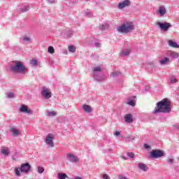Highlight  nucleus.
<instances>
[{"label":"nucleus","instance_id":"f257e3e1","mask_svg":"<svg viewBox=\"0 0 179 179\" xmlns=\"http://www.w3.org/2000/svg\"><path fill=\"white\" fill-rule=\"evenodd\" d=\"M158 113H164V114L171 113V101L170 99L165 98L157 103L153 114H158Z\"/></svg>","mask_w":179,"mask_h":179},{"label":"nucleus","instance_id":"f03ea898","mask_svg":"<svg viewBox=\"0 0 179 179\" xmlns=\"http://www.w3.org/2000/svg\"><path fill=\"white\" fill-rule=\"evenodd\" d=\"M10 70L13 73H21V75H26L29 72V69L24 66V63L17 60L12 62Z\"/></svg>","mask_w":179,"mask_h":179},{"label":"nucleus","instance_id":"7ed1b4c3","mask_svg":"<svg viewBox=\"0 0 179 179\" xmlns=\"http://www.w3.org/2000/svg\"><path fill=\"white\" fill-rule=\"evenodd\" d=\"M116 30L120 34H128V33H131V31L135 30V24L131 21H127L117 27Z\"/></svg>","mask_w":179,"mask_h":179},{"label":"nucleus","instance_id":"20e7f679","mask_svg":"<svg viewBox=\"0 0 179 179\" xmlns=\"http://www.w3.org/2000/svg\"><path fill=\"white\" fill-rule=\"evenodd\" d=\"M31 170V165L29 163L22 164L20 167H16L14 169V173L15 177H22V173L24 174H28Z\"/></svg>","mask_w":179,"mask_h":179},{"label":"nucleus","instance_id":"39448f33","mask_svg":"<svg viewBox=\"0 0 179 179\" xmlns=\"http://www.w3.org/2000/svg\"><path fill=\"white\" fill-rule=\"evenodd\" d=\"M102 69L103 68L101 66H96L93 68V76L94 80H96L97 82H101L104 80V77L100 75V73H101Z\"/></svg>","mask_w":179,"mask_h":179},{"label":"nucleus","instance_id":"423d86ee","mask_svg":"<svg viewBox=\"0 0 179 179\" xmlns=\"http://www.w3.org/2000/svg\"><path fill=\"white\" fill-rule=\"evenodd\" d=\"M54 139H55V135H54V134L49 133L45 136L44 143L48 148H52L55 146L54 144Z\"/></svg>","mask_w":179,"mask_h":179},{"label":"nucleus","instance_id":"0eeeda50","mask_svg":"<svg viewBox=\"0 0 179 179\" xmlns=\"http://www.w3.org/2000/svg\"><path fill=\"white\" fill-rule=\"evenodd\" d=\"M41 94L45 100H48L52 97V92H51V90L47 87H42Z\"/></svg>","mask_w":179,"mask_h":179},{"label":"nucleus","instance_id":"6e6552de","mask_svg":"<svg viewBox=\"0 0 179 179\" xmlns=\"http://www.w3.org/2000/svg\"><path fill=\"white\" fill-rule=\"evenodd\" d=\"M156 24L159 27L160 30H162L163 31H168L169 29L172 27L173 25H171V23L170 22H156Z\"/></svg>","mask_w":179,"mask_h":179},{"label":"nucleus","instance_id":"1a4fd4ad","mask_svg":"<svg viewBox=\"0 0 179 179\" xmlns=\"http://www.w3.org/2000/svg\"><path fill=\"white\" fill-rule=\"evenodd\" d=\"M164 156V152L161 150H152L150 152V157L152 159H159Z\"/></svg>","mask_w":179,"mask_h":179},{"label":"nucleus","instance_id":"9d476101","mask_svg":"<svg viewBox=\"0 0 179 179\" xmlns=\"http://www.w3.org/2000/svg\"><path fill=\"white\" fill-rule=\"evenodd\" d=\"M66 160L70 162V163H78V162H79V158L76 155L69 152L66 154Z\"/></svg>","mask_w":179,"mask_h":179},{"label":"nucleus","instance_id":"9b49d317","mask_svg":"<svg viewBox=\"0 0 179 179\" xmlns=\"http://www.w3.org/2000/svg\"><path fill=\"white\" fill-rule=\"evenodd\" d=\"M128 6H131V1L124 0V1L120 2L117 4V9L122 10V9H125V8H128Z\"/></svg>","mask_w":179,"mask_h":179},{"label":"nucleus","instance_id":"f8f14e48","mask_svg":"<svg viewBox=\"0 0 179 179\" xmlns=\"http://www.w3.org/2000/svg\"><path fill=\"white\" fill-rule=\"evenodd\" d=\"M20 113H23V114H33V110H31V109L29 108V107L24 104H22L20 106Z\"/></svg>","mask_w":179,"mask_h":179},{"label":"nucleus","instance_id":"ddd939ff","mask_svg":"<svg viewBox=\"0 0 179 179\" xmlns=\"http://www.w3.org/2000/svg\"><path fill=\"white\" fill-rule=\"evenodd\" d=\"M157 13L159 16H164L167 13V8L164 6H160L157 10Z\"/></svg>","mask_w":179,"mask_h":179},{"label":"nucleus","instance_id":"4468645a","mask_svg":"<svg viewBox=\"0 0 179 179\" xmlns=\"http://www.w3.org/2000/svg\"><path fill=\"white\" fill-rule=\"evenodd\" d=\"M73 34V31L72 30H69V31H62L61 33V36L62 37H63L64 38H71V37H72V35Z\"/></svg>","mask_w":179,"mask_h":179},{"label":"nucleus","instance_id":"2eb2a0df","mask_svg":"<svg viewBox=\"0 0 179 179\" xmlns=\"http://www.w3.org/2000/svg\"><path fill=\"white\" fill-rule=\"evenodd\" d=\"M10 132H11V134H13V136H15V137L20 136V135H22V132L20 131L19 129L15 127H10Z\"/></svg>","mask_w":179,"mask_h":179},{"label":"nucleus","instance_id":"dca6fc26","mask_svg":"<svg viewBox=\"0 0 179 179\" xmlns=\"http://www.w3.org/2000/svg\"><path fill=\"white\" fill-rule=\"evenodd\" d=\"M83 110L85 113H87V114H90L93 112V108L87 104L83 105Z\"/></svg>","mask_w":179,"mask_h":179},{"label":"nucleus","instance_id":"f3484780","mask_svg":"<svg viewBox=\"0 0 179 179\" xmlns=\"http://www.w3.org/2000/svg\"><path fill=\"white\" fill-rule=\"evenodd\" d=\"M124 121L127 124H131L134 122V117L131 114H127L124 115Z\"/></svg>","mask_w":179,"mask_h":179},{"label":"nucleus","instance_id":"a211bd4d","mask_svg":"<svg viewBox=\"0 0 179 179\" xmlns=\"http://www.w3.org/2000/svg\"><path fill=\"white\" fill-rule=\"evenodd\" d=\"M166 55H168V57H170L171 58H174V59H177L179 57V54L178 52H173V51H168L166 53Z\"/></svg>","mask_w":179,"mask_h":179},{"label":"nucleus","instance_id":"6ab92c4d","mask_svg":"<svg viewBox=\"0 0 179 179\" xmlns=\"http://www.w3.org/2000/svg\"><path fill=\"white\" fill-rule=\"evenodd\" d=\"M176 162V159H174L173 156H169L168 157V158L166 159V163L169 165V166H173L174 164V162Z\"/></svg>","mask_w":179,"mask_h":179},{"label":"nucleus","instance_id":"aec40b11","mask_svg":"<svg viewBox=\"0 0 179 179\" xmlns=\"http://www.w3.org/2000/svg\"><path fill=\"white\" fill-rule=\"evenodd\" d=\"M45 114L46 117H50V118H52L53 117H55L57 115V112L46 110Z\"/></svg>","mask_w":179,"mask_h":179},{"label":"nucleus","instance_id":"412c9836","mask_svg":"<svg viewBox=\"0 0 179 179\" xmlns=\"http://www.w3.org/2000/svg\"><path fill=\"white\" fill-rule=\"evenodd\" d=\"M138 168L139 170H142V171H148V166L143 163H139L138 164Z\"/></svg>","mask_w":179,"mask_h":179},{"label":"nucleus","instance_id":"4be33fe9","mask_svg":"<svg viewBox=\"0 0 179 179\" xmlns=\"http://www.w3.org/2000/svg\"><path fill=\"white\" fill-rule=\"evenodd\" d=\"M131 48H126L122 50V55L123 57H127L131 54Z\"/></svg>","mask_w":179,"mask_h":179},{"label":"nucleus","instance_id":"5701e85b","mask_svg":"<svg viewBox=\"0 0 179 179\" xmlns=\"http://www.w3.org/2000/svg\"><path fill=\"white\" fill-rule=\"evenodd\" d=\"M170 62V58L164 57L162 59L159 60L160 65H166Z\"/></svg>","mask_w":179,"mask_h":179},{"label":"nucleus","instance_id":"b1692460","mask_svg":"<svg viewBox=\"0 0 179 179\" xmlns=\"http://www.w3.org/2000/svg\"><path fill=\"white\" fill-rule=\"evenodd\" d=\"M1 153L4 156H8L9 155V148L8 147H3L1 148Z\"/></svg>","mask_w":179,"mask_h":179},{"label":"nucleus","instance_id":"393cba45","mask_svg":"<svg viewBox=\"0 0 179 179\" xmlns=\"http://www.w3.org/2000/svg\"><path fill=\"white\" fill-rule=\"evenodd\" d=\"M57 178L58 179H66V178H68V175H66V173H58Z\"/></svg>","mask_w":179,"mask_h":179},{"label":"nucleus","instance_id":"a878e982","mask_svg":"<svg viewBox=\"0 0 179 179\" xmlns=\"http://www.w3.org/2000/svg\"><path fill=\"white\" fill-rule=\"evenodd\" d=\"M121 72L120 71H113L110 73V78H118L121 76Z\"/></svg>","mask_w":179,"mask_h":179},{"label":"nucleus","instance_id":"bb28decb","mask_svg":"<svg viewBox=\"0 0 179 179\" xmlns=\"http://www.w3.org/2000/svg\"><path fill=\"white\" fill-rule=\"evenodd\" d=\"M169 45L170 47H173V48H178V44H177V43L173 41H169Z\"/></svg>","mask_w":179,"mask_h":179},{"label":"nucleus","instance_id":"cd10ccee","mask_svg":"<svg viewBox=\"0 0 179 179\" xmlns=\"http://www.w3.org/2000/svg\"><path fill=\"white\" fill-rule=\"evenodd\" d=\"M108 27H110V25L108 23H104L99 26L100 30H106Z\"/></svg>","mask_w":179,"mask_h":179},{"label":"nucleus","instance_id":"c85d7f7f","mask_svg":"<svg viewBox=\"0 0 179 179\" xmlns=\"http://www.w3.org/2000/svg\"><path fill=\"white\" fill-rule=\"evenodd\" d=\"M30 9V6H24V7L21 8L20 9V13H23L24 12H27V10H29Z\"/></svg>","mask_w":179,"mask_h":179},{"label":"nucleus","instance_id":"c756f323","mask_svg":"<svg viewBox=\"0 0 179 179\" xmlns=\"http://www.w3.org/2000/svg\"><path fill=\"white\" fill-rule=\"evenodd\" d=\"M29 64L32 65V66H37L38 65V61L36 59H33L30 61Z\"/></svg>","mask_w":179,"mask_h":179},{"label":"nucleus","instance_id":"7c9ffc66","mask_svg":"<svg viewBox=\"0 0 179 179\" xmlns=\"http://www.w3.org/2000/svg\"><path fill=\"white\" fill-rule=\"evenodd\" d=\"M22 41H24V43H31V38L30 36H24Z\"/></svg>","mask_w":179,"mask_h":179},{"label":"nucleus","instance_id":"2f4dec72","mask_svg":"<svg viewBox=\"0 0 179 179\" xmlns=\"http://www.w3.org/2000/svg\"><path fill=\"white\" fill-rule=\"evenodd\" d=\"M48 52L49 54H54L55 52V49H54V47L52 46H49L48 48Z\"/></svg>","mask_w":179,"mask_h":179},{"label":"nucleus","instance_id":"473e14b6","mask_svg":"<svg viewBox=\"0 0 179 179\" xmlns=\"http://www.w3.org/2000/svg\"><path fill=\"white\" fill-rule=\"evenodd\" d=\"M69 51L70 52H75L76 51V47L73 45H69Z\"/></svg>","mask_w":179,"mask_h":179},{"label":"nucleus","instance_id":"72a5a7b5","mask_svg":"<svg viewBox=\"0 0 179 179\" xmlns=\"http://www.w3.org/2000/svg\"><path fill=\"white\" fill-rule=\"evenodd\" d=\"M16 96L15 95V94H13V92H8L7 94V97L8 99H14V97H15Z\"/></svg>","mask_w":179,"mask_h":179},{"label":"nucleus","instance_id":"f704fd0d","mask_svg":"<svg viewBox=\"0 0 179 179\" xmlns=\"http://www.w3.org/2000/svg\"><path fill=\"white\" fill-rule=\"evenodd\" d=\"M38 174H43L44 173V168L42 166L38 167Z\"/></svg>","mask_w":179,"mask_h":179},{"label":"nucleus","instance_id":"c9c22d12","mask_svg":"<svg viewBox=\"0 0 179 179\" xmlns=\"http://www.w3.org/2000/svg\"><path fill=\"white\" fill-rule=\"evenodd\" d=\"M170 82L171 83H177V78H176L174 76H172L171 77Z\"/></svg>","mask_w":179,"mask_h":179},{"label":"nucleus","instance_id":"e433bc0d","mask_svg":"<svg viewBox=\"0 0 179 179\" xmlns=\"http://www.w3.org/2000/svg\"><path fill=\"white\" fill-rule=\"evenodd\" d=\"M127 104H129V106H131L132 107H134V106H135V101L130 100L127 102Z\"/></svg>","mask_w":179,"mask_h":179},{"label":"nucleus","instance_id":"4c0bfd02","mask_svg":"<svg viewBox=\"0 0 179 179\" xmlns=\"http://www.w3.org/2000/svg\"><path fill=\"white\" fill-rule=\"evenodd\" d=\"M127 156H129L130 159H134V157H135V154H134V152H128Z\"/></svg>","mask_w":179,"mask_h":179},{"label":"nucleus","instance_id":"58836bf2","mask_svg":"<svg viewBox=\"0 0 179 179\" xmlns=\"http://www.w3.org/2000/svg\"><path fill=\"white\" fill-rule=\"evenodd\" d=\"M103 179H110V176H108V175H107V174H103Z\"/></svg>","mask_w":179,"mask_h":179},{"label":"nucleus","instance_id":"ea45409f","mask_svg":"<svg viewBox=\"0 0 179 179\" xmlns=\"http://www.w3.org/2000/svg\"><path fill=\"white\" fill-rule=\"evenodd\" d=\"M144 148L145 149H150V145H149V144H144Z\"/></svg>","mask_w":179,"mask_h":179},{"label":"nucleus","instance_id":"a19ab883","mask_svg":"<svg viewBox=\"0 0 179 179\" xmlns=\"http://www.w3.org/2000/svg\"><path fill=\"white\" fill-rule=\"evenodd\" d=\"M94 45H95L96 48H100L101 44L99 43H95Z\"/></svg>","mask_w":179,"mask_h":179},{"label":"nucleus","instance_id":"79ce46f5","mask_svg":"<svg viewBox=\"0 0 179 179\" xmlns=\"http://www.w3.org/2000/svg\"><path fill=\"white\" fill-rule=\"evenodd\" d=\"M121 157L123 159V160H127L128 157H127L126 156L124 155H121Z\"/></svg>","mask_w":179,"mask_h":179},{"label":"nucleus","instance_id":"37998d69","mask_svg":"<svg viewBox=\"0 0 179 179\" xmlns=\"http://www.w3.org/2000/svg\"><path fill=\"white\" fill-rule=\"evenodd\" d=\"M115 136H118L120 135V131H115L114 133Z\"/></svg>","mask_w":179,"mask_h":179},{"label":"nucleus","instance_id":"c03bdc74","mask_svg":"<svg viewBox=\"0 0 179 179\" xmlns=\"http://www.w3.org/2000/svg\"><path fill=\"white\" fill-rule=\"evenodd\" d=\"M50 2V3H55V0H47Z\"/></svg>","mask_w":179,"mask_h":179},{"label":"nucleus","instance_id":"a18cd8bd","mask_svg":"<svg viewBox=\"0 0 179 179\" xmlns=\"http://www.w3.org/2000/svg\"><path fill=\"white\" fill-rule=\"evenodd\" d=\"M176 127H177V128H179V125L178 124H176Z\"/></svg>","mask_w":179,"mask_h":179},{"label":"nucleus","instance_id":"49530a36","mask_svg":"<svg viewBox=\"0 0 179 179\" xmlns=\"http://www.w3.org/2000/svg\"><path fill=\"white\" fill-rule=\"evenodd\" d=\"M85 1H89V0H85Z\"/></svg>","mask_w":179,"mask_h":179}]
</instances>
